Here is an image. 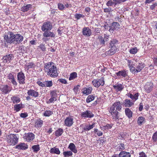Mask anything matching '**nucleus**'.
<instances>
[{
	"mask_svg": "<svg viewBox=\"0 0 157 157\" xmlns=\"http://www.w3.org/2000/svg\"><path fill=\"white\" fill-rule=\"evenodd\" d=\"M152 140L154 142H156L157 141V131L155 132L152 136Z\"/></svg>",
	"mask_w": 157,
	"mask_h": 157,
	"instance_id": "nucleus-56",
	"label": "nucleus"
},
{
	"mask_svg": "<svg viewBox=\"0 0 157 157\" xmlns=\"http://www.w3.org/2000/svg\"><path fill=\"white\" fill-rule=\"evenodd\" d=\"M116 74L117 76L123 77H125L127 75L126 71L125 70L119 71L118 72L116 73Z\"/></svg>",
	"mask_w": 157,
	"mask_h": 157,
	"instance_id": "nucleus-30",
	"label": "nucleus"
},
{
	"mask_svg": "<svg viewBox=\"0 0 157 157\" xmlns=\"http://www.w3.org/2000/svg\"><path fill=\"white\" fill-rule=\"evenodd\" d=\"M135 67L137 72H139L141 71L144 66V64L141 62H136Z\"/></svg>",
	"mask_w": 157,
	"mask_h": 157,
	"instance_id": "nucleus-19",
	"label": "nucleus"
},
{
	"mask_svg": "<svg viewBox=\"0 0 157 157\" xmlns=\"http://www.w3.org/2000/svg\"><path fill=\"white\" fill-rule=\"evenodd\" d=\"M128 96L132 100H134V101H135L138 99L139 94L138 93H137L133 95L131 94H128Z\"/></svg>",
	"mask_w": 157,
	"mask_h": 157,
	"instance_id": "nucleus-33",
	"label": "nucleus"
},
{
	"mask_svg": "<svg viewBox=\"0 0 157 157\" xmlns=\"http://www.w3.org/2000/svg\"><path fill=\"white\" fill-rule=\"evenodd\" d=\"M10 81L14 85L17 86V82L15 80L14 78L10 80Z\"/></svg>",
	"mask_w": 157,
	"mask_h": 157,
	"instance_id": "nucleus-61",
	"label": "nucleus"
},
{
	"mask_svg": "<svg viewBox=\"0 0 157 157\" xmlns=\"http://www.w3.org/2000/svg\"><path fill=\"white\" fill-rule=\"evenodd\" d=\"M49 152L51 153L56 154L57 155H59L60 153L59 148L55 147L51 148Z\"/></svg>",
	"mask_w": 157,
	"mask_h": 157,
	"instance_id": "nucleus-29",
	"label": "nucleus"
},
{
	"mask_svg": "<svg viewBox=\"0 0 157 157\" xmlns=\"http://www.w3.org/2000/svg\"><path fill=\"white\" fill-rule=\"evenodd\" d=\"M35 66V65L33 63H27L25 65V68L28 70L30 68H34Z\"/></svg>",
	"mask_w": 157,
	"mask_h": 157,
	"instance_id": "nucleus-35",
	"label": "nucleus"
},
{
	"mask_svg": "<svg viewBox=\"0 0 157 157\" xmlns=\"http://www.w3.org/2000/svg\"><path fill=\"white\" fill-rule=\"evenodd\" d=\"M82 32L84 35L87 36H90L92 34L91 30L88 27H84Z\"/></svg>",
	"mask_w": 157,
	"mask_h": 157,
	"instance_id": "nucleus-18",
	"label": "nucleus"
},
{
	"mask_svg": "<svg viewBox=\"0 0 157 157\" xmlns=\"http://www.w3.org/2000/svg\"><path fill=\"white\" fill-rule=\"evenodd\" d=\"M17 80L20 84H23L25 82V77L23 73L20 72L17 75Z\"/></svg>",
	"mask_w": 157,
	"mask_h": 157,
	"instance_id": "nucleus-10",
	"label": "nucleus"
},
{
	"mask_svg": "<svg viewBox=\"0 0 157 157\" xmlns=\"http://www.w3.org/2000/svg\"><path fill=\"white\" fill-rule=\"evenodd\" d=\"M120 25L117 22H114L112 23L111 25L109 26V31L113 33V31L117 30L120 28Z\"/></svg>",
	"mask_w": 157,
	"mask_h": 157,
	"instance_id": "nucleus-11",
	"label": "nucleus"
},
{
	"mask_svg": "<svg viewBox=\"0 0 157 157\" xmlns=\"http://www.w3.org/2000/svg\"><path fill=\"white\" fill-rule=\"evenodd\" d=\"M81 117H82L91 118L94 116L92 112L89 110H86L81 113Z\"/></svg>",
	"mask_w": 157,
	"mask_h": 157,
	"instance_id": "nucleus-14",
	"label": "nucleus"
},
{
	"mask_svg": "<svg viewBox=\"0 0 157 157\" xmlns=\"http://www.w3.org/2000/svg\"><path fill=\"white\" fill-rule=\"evenodd\" d=\"M119 157H131V154L129 152L123 151L120 152L119 155Z\"/></svg>",
	"mask_w": 157,
	"mask_h": 157,
	"instance_id": "nucleus-25",
	"label": "nucleus"
},
{
	"mask_svg": "<svg viewBox=\"0 0 157 157\" xmlns=\"http://www.w3.org/2000/svg\"><path fill=\"white\" fill-rule=\"evenodd\" d=\"M114 88L119 91L122 90L124 87L122 84H117L113 86Z\"/></svg>",
	"mask_w": 157,
	"mask_h": 157,
	"instance_id": "nucleus-32",
	"label": "nucleus"
},
{
	"mask_svg": "<svg viewBox=\"0 0 157 157\" xmlns=\"http://www.w3.org/2000/svg\"><path fill=\"white\" fill-rule=\"evenodd\" d=\"M118 44V41L117 40L113 39L111 40L109 43V46L110 49L106 52L108 55L111 56L116 53L117 49V46Z\"/></svg>",
	"mask_w": 157,
	"mask_h": 157,
	"instance_id": "nucleus-2",
	"label": "nucleus"
},
{
	"mask_svg": "<svg viewBox=\"0 0 157 157\" xmlns=\"http://www.w3.org/2000/svg\"><path fill=\"white\" fill-rule=\"evenodd\" d=\"M18 138L14 134H10L6 136V140L8 145L14 146L18 142Z\"/></svg>",
	"mask_w": 157,
	"mask_h": 157,
	"instance_id": "nucleus-3",
	"label": "nucleus"
},
{
	"mask_svg": "<svg viewBox=\"0 0 157 157\" xmlns=\"http://www.w3.org/2000/svg\"><path fill=\"white\" fill-rule=\"evenodd\" d=\"M13 57L12 54L7 55L3 57L2 60L3 62L8 63L11 62Z\"/></svg>",
	"mask_w": 157,
	"mask_h": 157,
	"instance_id": "nucleus-13",
	"label": "nucleus"
},
{
	"mask_svg": "<svg viewBox=\"0 0 157 157\" xmlns=\"http://www.w3.org/2000/svg\"><path fill=\"white\" fill-rule=\"evenodd\" d=\"M14 111L16 112H18L22 108V104L15 105L14 106Z\"/></svg>",
	"mask_w": 157,
	"mask_h": 157,
	"instance_id": "nucleus-31",
	"label": "nucleus"
},
{
	"mask_svg": "<svg viewBox=\"0 0 157 157\" xmlns=\"http://www.w3.org/2000/svg\"><path fill=\"white\" fill-rule=\"evenodd\" d=\"M14 34L12 32H9L7 34H5L4 35V42L7 44H13L14 41Z\"/></svg>",
	"mask_w": 157,
	"mask_h": 157,
	"instance_id": "nucleus-4",
	"label": "nucleus"
},
{
	"mask_svg": "<svg viewBox=\"0 0 157 157\" xmlns=\"http://www.w3.org/2000/svg\"><path fill=\"white\" fill-rule=\"evenodd\" d=\"M84 15L81 14L76 13L75 15V18L77 20H78L81 18H84Z\"/></svg>",
	"mask_w": 157,
	"mask_h": 157,
	"instance_id": "nucleus-51",
	"label": "nucleus"
},
{
	"mask_svg": "<svg viewBox=\"0 0 157 157\" xmlns=\"http://www.w3.org/2000/svg\"><path fill=\"white\" fill-rule=\"evenodd\" d=\"M73 119L71 117H68L65 120L64 124L68 127L71 126L74 123Z\"/></svg>",
	"mask_w": 157,
	"mask_h": 157,
	"instance_id": "nucleus-15",
	"label": "nucleus"
},
{
	"mask_svg": "<svg viewBox=\"0 0 157 157\" xmlns=\"http://www.w3.org/2000/svg\"><path fill=\"white\" fill-rule=\"evenodd\" d=\"M77 74L75 72H73L70 74V76L69 78V80H71L77 77Z\"/></svg>",
	"mask_w": 157,
	"mask_h": 157,
	"instance_id": "nucleus-44",
	"label": "nucleus"
},
{
	"mask_svg": "<svg viewBox=\"0 0 157 157\" xmlns=\"http://www.w3.org/2000/svg\"><path fill=\"white\" fill-rule=\"evenodd\" d=\"M100 86H103L105 83L104 79L103 77H101L99 79H98Z\"/></svg>",
	"mask_w": 157,
	"mask_h": 157,
	"instance_id": "nucleus-50",
	"label": "nucleus"
},
{
	"mask_svg": "<svg viewBox=\"0 0 157 157\" xmlns=\"http://www.w3.org/2000/svg\"><path fill=\"white\" fill-rule=\"evenodd\" d=\"M127 65L129 67H130L133 65V62L131 60H128L127 61Z\"/></svg>",
	"mask_w": 157,
	"mask_h": 157,
	"instance_id": "nucleus-59",
	"label": "nucleus"
},
{
	"mask_svg": "<svg viewBox=\"0 0 157 157\" xmlns=\"http://www.w3.org/2000/svg\"><path fill=\"white\" fill-rule=\"evenodd\" d=\"M32 7V5L31 4H26L24 3V6L21 8V10L24 12H27L30 10Z\"/></svg>",
	"mask_w": 157,
	"mask_h": 157,
	"instance_id": "nucleus-20",
	"label": "nucleus"
},
{
	"mask_svg": "<svg viewBox=\"0 0 157 157\" xmlns=\"http://www.w3.org/2000/svg\"><path fill=\"white\" fill-rule=\"evenodd\" d=\"M92 83L94 86L97 88H98L100 86L97 79L93 80L92 81Z\"/></svg>",
	"mask_w": 157,
	"mask_h": 157,
	"instance_id": "nucleus-39",
	"label": "nucleus"
},
{
	"mask_svg": "<svg viewBox=\"0 0 157 157\" xmlns=\"http://www.w3.org/2000/svg\"><path fill=\"white\" fill-rule=\"evenodd\" d=\"M92 88L91 87H89L88 88H84L82 90L83 94L88 95L90 94L92 90Z\"/></svg>",
	"mask_w": 157,
	"mask_h": 157,
	"instance_id": "nucleus-23",
	"label": "nucleus"
},
{
	"mask_svg": "<svg viewBox=\"0 0 157 157\" xmlns=\"http://www.w3.org/2000/svg\"><path fill=\"white\" fill-rule=\"evenodd\" d=\"M94 127V124H93L92 125L88 126L87 125H85L83 128V129L85 131H89L92 129Z\"/></svg>",
	"mask_w": 157,
	"mask_h": 157,
	"instance_id": "nucleus-38",
	"label": "nucleus"
},
{
	"mask_svg": "<svg viewBox=\"0 0 157 157\" xmlns=\"http://www.w3.org/2000/svg\"><path fill=\"white\" fill-rule=\"evenodd\" d=\"M44 68V71L47 75L52 78H55L58 76L57 67L53 63L49 62L45 63Z\"/></svg>",
	"mask_w": 157,
	"mask_h": 157,
	"instance_id": "nucleus-1",
	"label": "nucleus"
},
{
	"mask_svg": "<svg viewBox=\"0 0 157 157\" xmlns=\"http://www.w3.org/2000/svg\"><path fill=\"white\" fill-rule=\"evenodd\" d=\"M28 116V114L27 113H21L20 116L22 118H25L27 117Z\"/></svg>",
	"mask_w": 157,
	"mask_h": 157,
	"instance_id": "nucleus-60",
	"label": "nucleus"
},
{
	"mask_svg": "<svg viewBox=\"0 0 157 157\" xmlns=\"http://www.w3.org/2000/svg\"><path fill=\"white\" fill-rule=\"evenodd\" d=\"M140 156L139 157H147V155L145 154V153L143 152L140 153Z\"/></svg>",
	"mask_w": 157,
	"mask_h": 157,
	"instance_id": "nucleus-64",
	"label": "nucleus"
},
{
	"mask_svg": "<svg viewBox=\"0 0 157 157\" xmlns=\"http://www.w3.org/2000/svg\"><path fill=\"white\" fill-rule=\"evenodd\" d=\"M123 104V103L118 101L115 102L113 105L115 106L117 110L120 111L122 108V105Z\"/></svg>",
	"mask_w": 157,
	"mask_h": 157,
	"instance_id": "nucleus-26",
	"label": "nucleus"
},
{
	"mask_svg": "<svg viewBox=\"0 0 157 157\" xmlns=\"http://www.w3.org/2000/svg\"><path fill=\"white\" fill-rule=\"evenodd\" d=\"M129 68H130V71L134 74H136L138 72L136 70V68L133 66Z\"/></svg>",
	"mask_w": 157,
	"mask_h": 157,
	"instance_id": "nucleus-52",
	"label": "nucleus"
},
{
	"mask_svg": "<svg viewBox=\"0 0 157 157\" xmlns=\"http://www.w3.org/2000/svg\"><path fill=\"white\" fill-rule=\"evenodd\" d=\"M36 83L40 86H41L42 87H45L44 82H42L40 81H38Z\"/></svg>",
	"mask_w": 157,
	"mask_h": 157,
	"instance_id": "nucleus-58",
	"label": "nucleus"
},
{
	"mask_svg": "<svg viewBox=\"0 0 157 157\" xmlns=\"http://www.w3.org/2000/svg\"><path fill=\"white\" fill-rule=\"evenodd\" d=\"M123 103L124 104V105L126 107H130L134 104L132 101L128 99H126Z\"/></svg>",
	"mask_w": 157,
	"mask_h": 157,
	"instance_id": "nucleus-24",
	"label": "nucleus"
},
{
	"mask_svg": "<svg viewBox=\"0 0 157 157\" xmlns=\"http://www.w3.org/2000/svg\"><path fill=\"white\" fill-rule=\"evenodd\" d=\"M27 94L28 95L35 98L38 97L39 94L37 91L32 89L29 90L27 92Z\"/></svg>",
	"mask_w": 157,
	"mask_h": 157,
	"instance_id": "nucleus-17",
	"label": "nucleus"
},
{
	"mask_svg": "<svg viewBox=\"0 0 157 157\" xmlns=\"http://www.w3.org/2000/svg\"><path fill=\"white\" fill-rule=\"evenodd\" d=\"M37 49H40L43 52H45L46 50L45 44H41L39 46H38Z\"/></svg>",
	"mask_w": 157,
	"mask_h": 157,
	"instance_id": "nucleus-48",
	"label": "nucleus"
},
{
	"mask_svg": "<svg viewBox=\"0 0 157 157\" xmlns=\"http://www.w3.org/2000/svg\"><path fill=\"white\" fill-rule=\"evenodd\" d=\"M52 28V24L49 21L44 22L41 27V30L43 31L51 30Z\"/></svg>",
	"mask_w": 157,
	"mask_h": 157,
	"instance_id": "nucleus-7",
	"label": "nucleus"
},
{
	"mask_svg": "<svg viewBox=\"0 0 157 157\" xmlns=\"http://www.w3.org/2000/svg\"><path fill=\"white\" fill-rule=\"evenodd\" d=\"M43 121L40 119L37 120L35 123V127H40L43 124Z\"/></svg>",
	"mask_w": 157,
	"mask_h": 157,
	"instance_id": "nucleus-34",
	"label": "nucleus"
},
{
	"mask_svg": "<svg viewBox=\"0 0 157 157\" xmlns=\"http://www.w3.org/2000/svg\"><path fill=\"white\" fill-rule=\"evenodd\" d=\"M113 11L111 8L109 7L108 8H105L104 10V11L105 13H110V12H112Z\"/></svg>",
	"mask_w": 157,
	"mask_h": 157,
	"instance_id": "nucleus-57",
	"label": "nucleus"
},
{
	"mask_svg": "<svg viewBox=\"0 0 157 157\" xmlns=\"http://www.w3.org/2000/svg\"><path fill=\"white\" fill-rule=\"evenodd\" d=\"M58 8L59 10H63L65 9V7L63 4L59 3L58 4Z\"/></svg>",
	"mask_w": 157,
	"mask_h": 157,
	"instance_id": "nucleus-54",
	"label": "nucleus"
},
{
	"mask_svg": "<svg viewBox=\"0 0 157 157\" xmlns=\"http://www.w3.org/2000/svg\"><path fill=\"white\" fill-rule=\"evenodd\" d=\"M68 148L75 153H76L77 152V151L76 148V147L75 145L73 143H71L69 144Z\"/></svg>",
	"mask_w": 157,
	"mask_h": 157,
	"instance_id": "nucleus-27",
	"label": "nucleus"
},
{
	"mask_svg": "<svg viewBox=\"0 0 157 157\" xmlns=\"http://www.w3.org/2000/svg\"><path fill=\"white\" fill-rule=\"evenodd\" d=\"M95 98V97L92 95H89L86 99V101L87 103H89L92 101Z\"/></svg>",
	"mask_w": 157,
	"mask_h": 157,
	"instance_id": "nucleus-41",
	"label": "nucleus"
},
{
	"mask_svg": "<svg viewBox=\"0 0 157 157\" xmlns=\"http://www.w3.org/2000/svg\"><path fill=\"white\" fill-rule=\"evenodd\" d=\"M109 35H107L105 34H104L103 37L99 35L98 38L99 44L101 45L102 46H105V42L109 40Z\"/></svg>",
	"mask_w": 157,
	"mask_h": 157,
	"instance_id": "nucleus-6",
	"label": "nucleus"
},
{
	"mask_svg": "<svg viewBox=\"0 0 157 157\" xmlns=\"http://www.w3.org/2000/svg\"><path fill=\"white\" fill-rule=\"evenodd\" d=\"M63 132V130L62 128L58 129L55 132V136H59L62 134Z\"/></svg>",
	"mask_w": 157,
	"mask_h": 157,
	"instance_id": "nucleus-37",
	"label": "nucleus"
},
{
	"mask_svg": "<svg viewBox=\"0 0 157 157\" xmlns=\"http://www.w3.org/2000/svg\"><path fill=\"white\" fill-rule=\"evenodd\" d=\"M43 33V36L45 37H55V35L53 32H52L49 30L44 31Z\"/></svg>",
	"mask_w": 157,
	"mask_h": 157,
	"instance_id": "nucleus-21",
	"label": "nucleus"
},
{
	"mask_svg": "<svg viewBox=\"0 0 157 157\" xmlns=\"http://www.w3.org/2000/svg\"><path fill=\"white\" fill-rule=\"evenodd\" d=\"M51 96L53 97L56 98L57 97L56 91V90H52L50 93Z\"/></svg>",
	"mask_w": 157,
	"mask_h": 157,
	"instance_id": "nucleus-55",
	"label": "nucleus"
},
{
	"mask_svg": "<svg viewBox=\"0 0 157 157\" xmlns=\"http://www.w3.org/2000/svg\"><path fill=\"white\" fill-rule=\"evenodd\" d=\"M125 114L128 118H131L132 117V113L129 108L125 109Z\"/></svg>",
	"mask_w": 157,
	"mask_h": 157,
	"instance_id": "nucleus-28",
	"label": "nucleus"
},
{
	"mask_svg": "<svg viewBox=\"0 0 157 157\" xmlns=\"http://www.w3.org/2000/svg\"><path fill=\"white\" fill-rule=\"evenodd\" d=\"M53 114V112L50 110H46L43 114L45 117H49Z\"/></svg>",
	"mask_w": 157,
	"mask_h": 157,
	"instance_id": "nucleus-40",
	"label": "nucleus"
},
{
	"mask_svg": "<svg viewBox=\"0 0 157 157\" xmlns=\"http://www.w3.org/2000/svg\"><path fill=\"white\" fill-rule=\"evenodd\" d=\"M109 111L111 113L113 119L115 120H119V113L114 106L113 105L110 107Z\"/></svg>",
	"mask_w": 157,
	"mask_h": 157,
	"instance_id": "nucleus-5",
	"label": "nucleus"
},
{
	"mask_svg": "<svg viewBox=\"0 0 157 157\" xmlns=\"http://www.w3.org/2000/svg\"><path fill=\"white\" fill-rule=\"evenodd\" d=\"M11 99L14 104L18 103L20 101V98L16 96L12 97L11 98Z\"/></svg>",
	"mask_w": 157,
	"mask_h": 157,
	"instance_id": "nucleus-36",
	"label": "nucleus"
},
{
	"mask_svg": "<svg viewBox=\"0 0 157 157\" xmlns=\"http://www.w3.org/2000/svg\"><path fill=\"white\" fill-rule=\"evenodd\" d=\"M130 53L132 54H134L137 52V49L136 47L130 49L129 51Z\"/></svg>",
	"mask_w": 157,
	"mask_h": 157,
	"instance_id": "nucleus-49",
	"label": "nucleus"
},
{
	"mask_svg": "<svg viewBox=\"0 0 157 157\" xmlns=\"http://www.w3.org/2000/svg\"><path fill=\"white\" fill-rule=\"evenodd\" d=\"M153 86L152 82H147L144 86L145 91L147 93H149L152 90Z\"/></svg>",
	"mask_w": 157,
	"mask_h": 157,
	"instance_id": "nucleus-12",
	"label": "nucleus"
},
{
	"mask_svg": "<svg viewBox=\"0 0 157 157\" xmlns=\"http://www.w3.org/2000/svg\"><path fill=\"white\" fill-rule=\"evenodd\" d=\"M44 84L45 87H51L53 85L52 81H44Z\"/></svg>",
	"mask_w": 157,
	"mask_h": 157,
	"instance_id": "nucleus-45",
	"label": "nucleus"
},
{
	"mask_svg": "<svg viewBox=\"0 0 157 157\" xmlns=\"http://www.w3.org/2000/svg\"><path fill=\"white\" fill-rule=\"evenodd\" d=\"M8 79L10 80L13 78L14 76L12 74L10 73L7 76Z\"/></svg>",
	"mask_w": 157,
	"mask_h": 157,
	"instance_id": "nucleus-63",
	"label": "nucleus"
},
{
	"mask_svg": "<svg viewBox=\"0 0 157 157\" xmlns=\"http://www.w3.org/2000/svg\"><path fill=\"white\" fill-rule=\"evenodd\" d=\"M35 135L32 133H25L24 136V139L27 142H31L35 138Z\"/></svg>",
	"mask_w": 157,
	"mask_h": 157,
	"instance_id": "nucleus-8",
	"label": "nucleus"
},
{
	"mask_svg": "<svg viewBox=\"0 0 157 157\" xmlns=\"http://www.w3.org/2000/svg\"><path fill=\"white\" fill-rule=\"evenodd\" d=\"M112 128L111 126L109 124H107L106 125L104 126L101 129V130L104 131H107L109 129H110Z\"/></svg>",
	"mask_w": 157,
	"mask_h": 157,
	"instance_id": "nucleus-46",
	"label": "nucleus"
},
{
	"mask_svg": "<svg viewBox=\"0 0 157 157\" xmlns=\"http://www.w3.org/2000/svg\"><path fill=\"white\" fill-rule=\"evenodd\" d=\"M156 6H157V3L155 2L150 7V9L151 10H153Z\"/></svg>",
	"mask_w": 157,
	"mask_h": 157,
	"instance_id": "nucleus-62",
	"label": "nucleus"
},
{
	"mask_svg": "<svg viewBox=\"0 0 157 157\" xmlns=\"http://www.w3.org/2000/svg\"><path fill=\"white\" fill-rule=\"evenodd\" d=\"M32 149L33 150V151L35 152H37L40 149L39 145H35L32 146Z\"/></svg>",
	"mask_w": 157,
	"mask_h": 157,
	"instance_id": "nucleus-47",
	"label": "nucleus"
},
{
	"mask_svg": "<svg viewBox=\"0 0 157 157\" xmlns=\"http://www.w3.org/2000/svg\"><path fill=\"white\" fill-rule=\"evenodd\" d=\"M63 154L65 157H68L72 155L73 154L71 151H64L63 153Z\"/></svg>",
	"mask_w": 157,
	"mask_h": 157,
	"instance_id": "nucleus-42",
	"label": "nucleus"
},
{
	"mask_svg": "<svg viewBox=\"0 0 157 157\" xmlns=\"http://www.w3.org/2000/svg\"><path fill=\"white\" fill-rule=\"evenodd\" d=\"M15 148L18 149L25 150L28 148V145L24 143H21L16 146Z\"/></svg>",
	"mask_w": 157,
	"mask_h": 157,
	"instance_id": "nucleus-22",
	"label": "nucleus"
},
{
	"mask_svg": "<svg viewBox=\"0 0 157 157\" xmlns=\"http://www.w3.org/2000/svg\"><path fill=\"white\" fill-rule=\"evenodd\" d=\"M12 89V88L7 85L3 86L0 88L1 91L3 93L5 94H7Z\"/></svg>",
	"mask_w": 157,
	"mask_h": 157,
	"instance_id": "nucleus-16",
	"label": "nucleus"
},
{
	"mask_svg": "<svg viewBox=\"0 0 157 157\" xmlns=\"http://www.w3.org/2000/svg\"><path fill=\"white\" fill-rule=\"evenodd\" d=\"M23 36L20 34H14L13 44H19L23 41Z\"/></svg>",
	"mask_w": 157,
	"mask_h": 157,
	"instance_id": "nucleus-9",
	"label": "nucleus"
},
{
	"mask_svg": "<svg viewBox=\"0 0 157 157\" xmlns=\"http://www.w3.org/2000/svg\"><path fill=\"white\" fill-rule=\"evenodd\" d=\"M108 6H113V5H115V1H112V0H109L106 4Z\"/></svg>",
	"mask_w": 157,
	"mask_h": 157,
	"instance_id": "nucleus-53",
	"label": "nucleus"
},
{
	"mask_svg": "<svg viewBox=\"0 0 157 157\" xmlns=\"http://www.w3.org/2000/svg\"><path fill=\"white\" fill-rule=\"evenodd\" d=\"M145 120L143 117H140L138 118L137 122L139 125H141L143 123Z\"/></svg>",
	"mask_w": 157,
	"mask_h": 157,
	"instance_id": "nucleus-43",
	"label": "nucleus"
}]
</instances>
